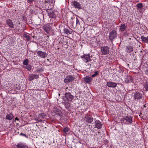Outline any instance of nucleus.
Instances as JSON below:
<instances>
[{
    "label": "nucleus",
    "instance_id": "nucleus-18",
    "mask_svg": "<svg viewBox=\"0 0 148 148\" xmlns=\"http://www.w3.org/2000/svg\"><path fill=\"white\" fill-rule=\"evenodd\" d=\"M133 50L132 47L130 46H127L126 47L125 51L127 53L132 52Z\"/></svg>",
    "mask_w": 148,
    "mask_h": 148
},
{
    "label": "nucleus",
    "instance_id": "nucleus-27",
    "mask_svg": "<svg viewBox=\"0 0 148 148\" xmlns=\"http://www.w3.org/2000/svg\"><path fill=\"white\" fill-rule=\"evenodd\" d=\"M23 36L25 38L27 41H29L30 40V36L28 35L26 33H24L23 34Z\"/></svg>",
    "mask_w": 148,
    "mask_h": 148
},
{
    "label": "nucleus",
    "instance_id": "nucleus-42",
    "mask_svg": "<svg viewBox=\"0 0 148 148\" xmlns=\"http://www.w3.org/2000/svg\"><path fill=\"white\" fill-rule=\"evenodd\" d=\"M15 120L18 121L19 120V119L17 117H16L15 118Z\"/></svg>",
    "mask_w": 148,
    "mask_h": 148
},
{
    "label": "nucleus",
    "instance_id": "nucleus-33",
    "mask_svg": "<svg viewBox=\"0 0 148 148\" xmlns=\"http://www.w3.org/2000/svg\"><path fill=\"white\" fill-rule=\"evenodd\" d=\"M98 74V73L97 71H95L94 73L92 75V77H95Z\"/></svg>",
    "mask_w": 148,
    "mask_h": 148
},
{
    "label": "nucleus",
    "instance_id": "nucleus-9",
    "mask_svg": "<svg viewBox=\"0 0 148 148\" xmlns=\"http://www.w3.org/2000/svg\"><path fill=\"white\" fill-rule=\"evenodd\" d=\"M39 78V75L34 74L30 75L29 76V80L31 81L34 79H37Z\"/></svg>",
    "mask_w": 148,
    "mask_h": 148
},
{
    "label": "nucleus",
    "instance_id": "nucleus-44",
    "mask_svg": "<svg viewBox=\"0 0 148 148\" xmlns=\"http://www.w3.org/2000/svg\"><path fill=\"white\" fill-rule=\"evenodd\" d=\"M71 24H73V23H74V22H73V21H71Z\"/></svg>",
    "mask_w": 148,
    "mask_h": 148
},
{
    "label": "nucleus",
    "instance_id": "nucleus-26",
    "mask_svg": "<svg viewBox=\"0 0 148 148\" xmlns=\"http://www.w3.org/2000/svg\"><path fill=\"white\" fill-rule=\"evenodd\" d=\"M64 34H68V33L69 34H71L72 32V31L71 30L70 31L69 30L66 28H64Z\"/></svg>",
    "mask_w": 148,
    "mask_h": 148
},
{
    "label": "nucleus",
    "instance_id": "nucleus-41",
    "mask_svg": "<svg viewBox=\"0 0 148 148\" xmlns=\"http://www.w3.org/2000/svg\"><path fill=\"white\" fill-rule=\"evenodd\" d=\"M75 16H73L71 17V19L72 20H73L74 19H75Z\"/></svg>",
    "mask_w": 148,
    "mask_h": 148
},
{
    "label": "nucleus",
    "instance_id": "nucleus-32",
    "mask_svg": "<svg viewBox=\"0 0 148 148\" xmlns=\"http://www.w3.org/2000/svg\"><path fill=\"white\" fill-rule=\"evenodd\" d=\"M26 68L28 70L30 71L32 69V67L30 65L28 64L27 65Z\"/></svg>",
    "mask_w": 148,
    "mask_h": 148
},
{
    "label": "nucleus",
    "instance_id": "nucleus-8",
    "mask_svg": "<svg viewBox=\"0 0 148 148\" xmlns=\"http://www.w3.org/2000/svg\"><path fill=\"white\" fill-rule=\"evenodd\" d=\"M65 97L66 99V100L69 101H71L74 97L70 92L65 93Z\"/></svg>",
    "mask_w": 148,
    "mask_h": 148
},
{
    "label": "nucleus",
    "instance_id": "nucleus-16",
    "mask_svg": "<svg viewBox=\"0 0 148 148\" xmlns=\"http://www.w3.org/2000/svg\"><path fill=\"white\" fill-rule=\"evenodd\" d=\"M73 5L75 8L79 9H80L82 8L81 4L77 1H74L73 2Z\"/></svg>",
    "mask_w": 148,
    "mask_h": 148
},
{
    "label": "nucleus",
    "instance_id": "nucleus-12",
    "mask_svg": "<svg viewBox=\"0 0 148 148\" xmlns=\"http://www.w3.org/2000/svg\"><path fill=\"white\" fill-rule=\"evenodd\" d=\"M95 126L96 128L98 129H100L102 127V124L99 120H96L95 121Z\"/></svg>",
    "mask_w": 148,
    "mask_h": 148
},
{
    "label": "nucleus",
    "instance_id": "nucleus-43",
    "mask_svg": "<svg viewBox=\"0 0 148 148\" xmlns=\"http://www.w3.org/2000/svg\"><path fill=\"white\" fill-rule=\"evenodd\" d=\"M125 117L123 118L122 119V120L123 121H124V120H125Z\"/></svg>",
    "mask_w": 148,
    "mask_h": 148
},
{
    "label": "nucleus",
    "instance_id": "nucleus-5",
    "mask_svg": "<svg viewBox=\"0 0 148 148\" xmlns=\"http://www.w3.org/2000/svg\"><path fill=\"white\" fill-rule=\"evenodd\" d=\"M80 57L81 58L83 59L82 60L86 63L88 62L90 60V55L89 53L87 54H84Z\"/></svg>",
    "mask_w": 148,
    "mask_h": 148
},
{
    "label": "nucleus",
    "instance_id": "nucleus-14",
    "mask_svg": "<svg viewBox=\"0 0 148 148\" xmlns=\"http://www.w3.org/2000/svg\"><path fill=\"white\" fill-rule=\"evenodd\" d=\"M85 118L86 121L88 123H91L93 121V118L91 117L90 115L89 116H85Z\"/></svg>",
    "mask_w": 148,
    "mask_h": 148
},
{
    "label": "nucleus",
    "instance_id": "nucleus-23",
    "mask_svg": "<svg viewBox=\"0 0 148 148\" xmlns=\"http://www.w3.org/2000/svg\"><path fill=\"white\" fill-rule=\"evenodd\" d=\"M45 3L46 5H48V7H49L50 8L51 7H53V2L50 1H45Z\"/></svg>",
    "mask_w": 148,
    "mask_h": 148
},
{
    "label": "nucleus",
    "instance_id": "nucleus-11",
    "mask_svg": "<svg viewBox=\"0 0 148 148\" xmlns=\"http://www.w3.org/2000/svg\"><path fill=\"white\" fill-rule=\"evenodd\" d=\"M117 85V84L115 82H107L106 86L108 87L115 88Z\"/></svg>",
    "mask_w": 148,
    "mask_h": 148
},
{
    "label": "nucleus",
    "instance_id": "nucleus-25",
    "mask_svg": "<svg viewBox=\"0 0 148 148\" xmlns=\"http://www.w3.org/2000/svg\"><path fill=\"white\" fill-rule=\"evenodd\" d=\"M37 116V117L39 118L43 119L46 116V115L45 113H42L38 114Z\"/></svg>",
    "mask_w": 148,
    "mask_h": 148
},
{
    "label": "nucleus",
    "instance_id": "nucleus-30",
    "mask_svg": "<svg viewBox=\"0 0 148 148\" xmlns=\"http://www.w3.org/2000/svg\"><path fill=\"white\" fill-rule=\"evenodd\" d=\"M69 129L68 127H66L63 129V131L64 132L66 133L69 131Z\"/></svg>",
    "mask_w": 148,
    "mask_h": 148
},
{
    "label": "nucleus",
    "instance_id": "nucleus-13",
    "mask_svg": "<svg viewBox=\"0 0 148 148\" xmlns=\"http://www.w3.org/2000/svg\"><path fill=\"white\" fill-rule=\"evenodd\" d=\"M6 22L7 25L9 27L12 28H14V24L12 20L10 19L6 20Z\"/></svg>",
    "mask_w": 148,
    "mask_h": 148
},
{
    "label": "nucleus",
    "instance_id": "nucleus-17",
    "mask_svg": "<svg viewBox=\"0 0 148 148\" xmlns=\"http://www.w3.org/2000/svg\"><path fill=\"white\" fill-rule=\"evenodd\" d=\"M17 147L18 148H28L27 146L23 143H19L16 145Z\"/></svg>",
    "mask_w": 148,
    "mask_h": 148
},
{
    "label": "nucleus",
    "instance_id": "nucleus-24",
    "mask_svg": "<svg viewBox=\"0 0 148 148\" xmlns=\"http://www.w3.org/2000/svg\"><path fill=\"white\" fill-rule=\"evenodd\" d=\"M143 42H144L147 43L148 42V36L147 37H145L142 36L140 38Z\"/></svg>",
    "mask_w": 148,
    "mask_h": 148
},
{
    "label": "nucleus",
    "instance_id": "nucleus-36",
    "mask_svg": "<svg viewBox=\"0 0 148 148\" xmlns=\"http://www.w3.org/2000/svg\"><path fill=\"white\" fill-rule=\"evenodd\" d=\"M76 25H80V23L78 19V18L76 17Z\"/></svg>",
    "mask_w": 148,
    "mask_h": 148
},
{
    "label": "nucleus",
    "instance_id": "nucleus-39",
    "mask_svg": "<svg viewBox=\"0 0 148 148\" xmlns=\"http://www.w3.org/2000/svg\"><path fill=\"white\" fill-rule=\"evenodd\" d=\"M27 1L28 3L31 4L34 0H27Z\"/></svg>",
    "mask_w": 148,
    "mask_h": 148
},
{
    "label": "nucleus",
    "instance_id": "nucleus-22",
    "mask_svg": "<svg viewBox=\"0 0 148 148\" xmlns=\"http://www.w3.org/2000/svg\"><path fill=\"white\" fill-rule=\"evenodd\" d=\"M14 116L12 113L8 114L6 116V119L9 120H12Z\"/></svg>",
    "mask_w": 148,
    "mask_h": 148
},
{
    "label": "nucleus",
    "instance_id": "nucleus-1",
    "mask_svg": "<svg viewBox=\"0 0 148 148\" xmlns=\"http://www.w3.org/2000/svg\"><path fill=\"white\" fill-rule=\"evenodd\" d=\"M46 11L49 17L52 18L56 17V16L55 14L54 10L49 7H48L47 8H46Z\"/></svg>",
    "mask_w": 148,
    "mask_h": 148
},
{
    "label": "nucleus",
    "instance_id": "nucleus-10",
    "mask_svg": "<svg viewBox=\"0 0 148 148\" xmlns=\"http://www.w3.org/2000/svg\"><path fill=\"white\" fill-rule=\"evenodd\" d=\"M38 55L41 58H45L47 55L45 52L42 51H38L37 52Z\"/></svg>",
    "mask_w": 148,
    "mask_h": 148
},
{
    "label": "nucleus",
    "instance_id": "nucleus-35",
    "mask_svg": "<svg viewBox=\"0 0 148 148\" xmlns=\"http://www.w3.org/2000/svg\"><path fill=\"white\" fill-rule=\"evenodd\" d=\"M20 136H23L25 137H26L27 138H28V136L27 135L25 134H23L22 133H20Z\"/></svg>",
    "mask_w": 148,
    "mask_h": 148
},
{
    "label": "nucleus",
    "instance_id": "nucleus-15",
    "mask_svg": "<svg viewBox=\"0 0 148 148\" xmlns=\"http://www.w3.org/2000/svg\"><path fill=\"white\" fill-rule=\"evenodd\" d=\"M125 120L129 123V124H131L132 123V118L130 116H125Z\"/></svg>",
    "mask_w": 148,
    "mask_h": 148
},
{
    "label": "nucleus",
    "instance_id": "nucleus-19",
    "mask_svg": "<svg viewBox=\"0 0 148 148\" xmlns=\"http://www.w3.org/2000/svg\"><path fill=\"white\" fill-rule=\"evenodd\" d=\"M133 80V78L131 76H128L126 77L125 81L126 83H128L132 82Z\"/></svg>",
    "mask_w": 148,
    "mask_h": 148
},
{
    "label": "nucleus",
    "instance_id": "nucleus-46",
    "mask_svg": "<svg viewBox=\"0 0 148 148\" xmlns=\"http://www.w3.org/2000/svg\"><path fill=\"white\" fill-rule=\"evenodd\" d=\"M1 22H0V25H1Z\"/></svg>",
    "mask_w": 148,
    "mask_h": 148
},
{
    "label": "nucleus",
    "instance_id": "nucleus-47",
    "mask_svg": "<svg viewBox=\"0 0 148 148\" xmlns=\"http://www.w3.org/2000/svg\"><path fill=\"white\" fill-rule=\"evenodd\" d=\"M144 106L145 107V106L144 105Z\"/></svg>",
    "mask_w": 148,
    "mask_h": 148
},
{
    "label": "nucleus",
    "instance_id": "nucleus-28",
    "mask_svg": "<svg viewBox=\"0 0 148 148\" xmlns=\"http://www.w3.org/2000/svg\"><path fill=\"white\" fill-rule=\"evenodd\" d=\"M144 88L146 91H148V82H146L145 84Z\"/></svg>",
    "mask_w": 148,
    "mask_h": 148
},
{
    "label": "nucleus",
    "instance_id": "nucleus-37",
    "mask_svg": "<svg viewBox=\"0 0 148 148\" xmlns=\"http://www.w3.org/2000/svg\"><path fill=\"white\" fill-rule=\"evenodd\" d=\"M71 87H69V88L66 87L65 89L66 91H71Z\"/></svg>",
    "mask_w": 148,
    "mask_h": 148
},
{
    "label": "nucleus",
    "instance_id": "nucleus-7",
    "mask_svg": "<svg viewBox=\"0 0 148 148\" xmlns=\"http://www.w3.org/2000/svg\"><path fill=\"white\" fill-rule=\"evenodd\" d=\"M74 77L71 75H69L65 78L64 82L65 83H69L74 80Z\"/></svg>",
    "mask_w": 148,
    "mask_h": 148
},
{
    "label": "nucleus",
    "instance_id": "nucleus-40",
    "mask_svg": "<svg viewBox=\"0 0 148 148\" xmlns=\"http://www.w3.org/2000/svg\"><path fill=\"white\" fill-rule=\"evenodd\" d=\"M145 74L148 76V69L146 70L145 71Z\"/></svg>",
    "mask_w": 148,
    "mask_h": 148
},
{
    "label": "nucleus",
    "instance_id": "nucleus-2",
    "mask_svg": "<svg viewBox=\"0 0 148 148\" xmlns=\"http://www.w3.org/2000/svg\"><path fill=\"white\" fill-rule=\"evenodd\" d=\"M43 27L44 30L47 34H49L50 32L53 31L52 27L49 24L44 25Z\"/></svg>",
    "mask_w": 148,
    "mask_h": 148
},
{
    "label": "nucleus",
    "instance_id": "nucleus-20",
    "mask_svg": "<svg viewBox=\"0 0 148 148\" xmlns=\"http://www.w3.org/2000/svg\"><path fill=\"white\" fill-rule=\"evenodd\" d=\"M119 27V30L122 32H123L125 30L127 26L125 24L122 23L121 24Z\"/></svg>",
    "mask_w": 148,
    "mask_h": 148
},
{
    "label": "nucleus",
    "instance_id": "nucleus-34",
    "mask_svg": "<svg viewBox=\"0 0 148 148\" xmlns=\"http://www.w3.org/2000/svg\"><path fill=\"white\" fill-rule=\"evenodd\" d=\"M41 119L39 118L36 117V118L35 119V120H36L37 122H39L42 121V120Z\"/></svg>",
    "mask_w": 148,
    "mask_h": 148
},
{
    "label": "nucleus",
    "instance_id": "nucleus-3",
    "mask_svg": "<svg viewBox=\"0 0 148 148\" xmlns=\"http://www.w3.org/2000/svg\"><path fill=\"white\" fill-rule=\"evenodd\" d=\"M110 50V48L107 46L102 47L101 48V52L102 54L104 55L109 54Z\"/></svg>",
    "mask_w": 148,
    "mask_h": 148
},
{
    "label": "nucleus",
    "instance_id": "nucleus-38",
    "mask_svg": "<svg viewBox=\"0 0 148 148\" xmlns=\"http://www.w3.org/2000/svg\"><path fill=\"white\" fill-rule=\"evenodd\" d=\"M42 71V68L40 69H37V71L39 73L40 72Z\"/></svg>",
    "mask_w": 148,
    "mask_h": 148
},
{
    "label": "nucleus",
    "instance_id": "nucleus-45",
    "mask_svg": "<svg viewBox=\"0 0 148 148\" xmlns=\"http://www.w3.org/2000/svg\"><path fill=\"white\" fill-rule=\"evenodd\" d=\"M58 115H60V114H58Z\"/></svg>",
    "mask_w": 148,
    "mask_h": 148
},
{
    "label": "nucleus",
    "instance_id": "nucleus-21",
    "mask_svg": "<svg viewBox=\"0 0 148 148\" xmlns=\"http://www.w3.org/2000/svg\"><path fill=\"white\" fill-rule=\"evenodd\" d=\"M92 78L91 77L86 76L84 78V80L86 83H89L91 82Z\"/></svg>",
    "mask_w": 148,
    "mask_h": 148
},
{
    "label": "nucleus",
    "instance_id": "nucleus-6",
    "mask_svg": "<svg viewBox=\"0 0 148 148\" xmlns=\"http://www.w3.org/2000/svg\"><path fill=\"white\" fill-rule=\"evenodd\" d=\"M133 96L135 100H139L143 98V94L140 92L137 91L134 94Z\"/></svg>",
    "mask_w": 148,
    "mask_h": 148
},
{
    "label": "nucleus",
    "instance_id": "nucleus-4",
    "mask_svg": "<svg viewBox=\"0 0 148 148\" xmlns=\"http://www.w3.org/2000/svg\"><path fill=\"white\" fill-rule=\"evenodd\" d=\"M117 34L114 30H112L109 34V40L112 42V41L117 37Z\"/></svg>",
    "mask_w": 148,
    "mask_h": 148
},
{
    "label": "nucleus",
    "instance_id": "nucleus-31",
    "mask_svg": "<svg viewBox=\"0 0 148 148\" xmlns=\"http://www.w3.org/2000/svg\"><path fill=\"white\" fill-rule=\"evenodd\" d=\"M28 60L27 59H26L23 62V64L25 65H28Z\"/></svg>",
    "mask_w": 148,
    "mask_h": 148
},
{
    "label": "nucleus",
    "instance_id": "nucleus-29",
    "mask_svg": "<svg viewBox=\"0 0 148 148\" xmlns=\"http://www.w3.org/2000/svg\"><path fill=\"white\" fill-rule=\"evenodd\" d=\"M143 4L142 3H139L137 4L136 5V7L140 9H141V8L143 7Z\"/></svg>",
    "mask_w": 148,
    "mask_h": 148
}]
</instances>
